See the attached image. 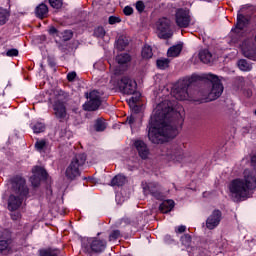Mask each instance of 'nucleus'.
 <instances>
[{
    "label": "nucleus",
    "mask_w": 256,
    "mask_h": 256,
    "mask_svg": "<svg viewBox=\"0 0 256 256\" xmlns=\"http://www.w3.org/2000/svg\"><path fill=\"white\" fill-rule=\"evenodd\" d=\"M177 115L173 110L171 101L164 100L159 103L153 111L148 125V139L151 143L159 145L165 143L167 139H174L179 134L177 125L171 117Z\"/></svg>",
    "instance_id": "nucleus-1"
},
{
    "label": "nucleus",
    "mask_w": 256,
    "mask_h": 256,
    "mask_svg": "<svg viewBox=\"0 0 256 256\" xmlns=\"http://www.w3.org/2000/svg\"><path fill=\"white\" fill-rule=\"evenodd\" d=\"M256 187L255 171L245 169L243 178H236L228 184L229 197L232 201L239 203L243 199L249 198V194Z\"/></svg>",
    "instance_id": "nucleus-2"
},
{
    "label": "nucleus",
    "mask_w": 256,
    "mask_h": 256,
    "mask_svg": "<svg viewBox=\"0 0 256 256\" xmlns=\"http://www.w3.org/2000/svg\"><path fill=\"white\" fill-rule=\"evenodd\" d=\"M12 185L15 193L19 196L10 195L8 199L9 211H17L23 204V197L29 195V188L25 185V179L16 177L12 180Z\"/></svg>",
    "instance_id": "nucleus-3"
},
{
    "label": "nucleus",
    "mask_w": 256,
    "mask_h": 256,
    "mask_svg": "<svg viewBox=\"0 0 256 256\" xmlns=\"http://www.w3.org/2000/svg\"><path fill=\"white\" fill-rule=\"evenodd\" d=\"M195 76L186 77L176 83L172 89V96L177 99V101H187L193 99V95L189 93V87L195 81Z\"/></svg>",
    "instance_id": "nucleus-4"
},
{
    "label": "nucleus",
    "mask_w": 256,
    "mask_h": 256,
    "mask_svg": "<svg viewBox=\"0 0 256 256\" xmlns=\"http://www.w3.org/2000/svg\"><path fill=\"white\" fill-rule=\"evenodd\" d=\"M204 79L210 81V87L204 92L203 99L205 101H215L219 99L220 95H223V84L219 77L213 74H205Z\"/></svg>",
    "instance_id": "nucleus-5"
},
{
    "label": "nucleus",
    "mask_w": 256,
    "mask_h": 256,
    "mask_svg": "<svg viewBox=\"0 0 256 256\" xmlns=\"http://www.w3.org/2000/svg\"><path fill=\"white\" fill-rule=\"evenodd\" d=\"M85 161H87V156L84 153L76 154L72 158L65 171V177L68 181H75L77 177L81 176V170L79 169L85 165Z\"/></svg>",
    "instance_id": "nucleus-6"
},
{
    "label": "nucleus",
    "mask_w": 256,
    "mask_h": 256,
    "mask_svg": "<svg viewBox=\"0 0 256 256\" xmlns=\"http://www.w3.org/2000/svg\"><path fill=\"white\" fill-rule=\"evenodd\" d=\"M67 101L65 100V92L60 91L59 97L56 98L52 107L56 119L61 123L69 119V113H67Z\"/></svg>",
    "instance_id": "nucleus-7"
},
{
    "label": "nucleus",
    "mask_w": 256,
    "mask_h": 256,
    "mask_svg": "<svg viewBox=\"0 0 256 256\" xmlns=\"http://www.w3.org/2000/svg\"><path fill=\"white\" fill-rule=\"evenodd\" d=\"M156 29L159 39H171V37H173V30L171 29V20L167 18H160L156 22Z\"/></svg>",
    "instance_id": "nucleus-8"
},
{
    "label": "nucleus",
    "mask_w": 256,
    "mask_h": 256,
    "mask_svg": "<svg viewBox=\"0 0 256 256\" xmlns=\"http://www.w3.org/2000/svg\"><path fill=\"white\" fill-rule=\"evenodd\" d=\"M118 88L121 93H124L125 95H135V91H137V82L124 76L118 81Z\"/></svg>",
    "instance_id": "nucleus-9"
},
{
    "label": "nucleus",
    "mask_w": 256,
    "mask_h": 256,
    "mask_svg": "<svg viewBox=\"0 0 256 256\" xmlns=\"http://www.w3.org/2000/svg\"><path fill=\"white\" fill-rule=\"evenodd\" d=\"M101 95L97 90L91 91L89 96H87L89 101L83 105L84 111H97L101 107Z\"/></svg>",
    "instance_id": "nucleus-10"
},
{
    "label": "nucleus",
    "mask_w": 256,
    "mask_h": 256,
    "mask_svg": "<svg viewBox=\"0 0 256 256\" xmlns=\"http://www.w3.org/2000/svg\"><path fill=\"white\" fill-rule=\"evenodd\" d=\"M88 253H103L107 249V240L100 238L88 239V246L85 247Z\"/></svg>",
    "instance_id": "nucleus-11"
},
{
    "label": "nucleus",
    "mask_w": 256,
    "mask_h": 256,
    "mask_svg": "<svg viewBox=\"0 0 256 256\" xmlns=\"http://www.w3.org/2000/svg\"><path fill=\"white\" fill-rule=\"evenodd\" d=\"M143 191L146 195H152L155 199H163V192H161V186L157 182H143Z\"/></svg>",
    "instance_id": "nucleus-12"
},
{
    "label": "nucleus",
    "mask_w": 256,
    "mask_h": 256,
    "mask_svg": "<svg viewBox=\"0 0 256 256\" xmlns=\"http://www.w3.org/2000/svg\"><path fill=\"white\" fill-rule=\"evenodd\" d=\"M247 25H249V17L243 14H238L237 23L235 28L232 29V33L237 37H243V35H245V28Z\"/></svg>",
    "instance_id": "nucleus-13"
},
{
    "label": "nucleus",
    "mask_w": 256,
    "mask_h": 256,
    "mask_svg": "<svg viewBox=\"0 0 256 256\" xmlns=\"http://www.w3.org/2000/svg\"><path fill=\"white\" fill-rule=\"evenodd\" d=\"M240 47L244 57L251 59L252 61H256V45L253 41L245 40Z\"/></svg>",
    "instance_id": "nucleus-14"
},
{
    "label": "nucleus",
    "mask_w": 256,
    "mask_h": 256,
    "mask_svg": "<svg viewBox=\"0 0 256 256\" xmlns=\"http://www.w3.org/2000/svg\"><path fill=\"white\" fill-rule=\"evenodd\" d=\"M191 23V16L189 11L184 9H179L176 12V24L178 27L186 28Z\"/></svg>",
    "instance_id": "nucleus-15"
},
{
    "label": "nucleus",
    "mask_w": 256,
    "mask_h": 256,
    "mask_svg": "<svg viewBox=\"0 0 256 256\" xmlns=\"http://www.w3.org/2000/svg\"><path fill=\"white\" fill-rule=\"evenodd\" d=\"M219 223H221V211L214 210L206 220V227L207 229L213 230L219 227Z\"/></svg>",
    "instance_id": "nucleus-16"
},
{
    "label": "nucleus",
    "mask_w": 256,
    "mask_h": 256,
    "mask_svg": "<svg viewBox=\"0 0 256 256\" xmlns=\"http://www.w3.org/2000/svg\"><path fill=\"white\" fill-rule=\"evenodd\" d=\"M167 157L172 161H183V149L179 145H174L168 149Z\"/></svg>",
    "instance_id": "nucleus-17"
},
{
    "label": "nucleus",
    "mask_w": 256,
    "mask_h": 256,
    "mask_svg": "<svg viewBox=\"0 0 256 256\" xmlns=\"http://www.w3.org/2000/svg\"><path fill=\"white\" fill-rule=\"evenodd\" d=\"M134 147L141 159H147L149 157V147H147V144L143 140H136Z\"/></svg>",
    "instance_id": "nucleus-18"
},
{
    "label": "nucleus",
    "mask_w": 256,
    "mask_h": 256,
    "mask_svg": "<svg viewBox=\"0 0 256 256\" xmlns=\"http://www.w3.org/2000/svg\"><path fill=\"white\" fill-rule=\"evenodd\" d=\"M175 207V202L173 200H165L160 204V211L162 213H169Z\"/></svg>",
    "instance_id": "nucleus-19"
},
{
    "label": "nucleus",
    "mask_w": 256,
    "mask_h": 256,
    "mask_svg": "<svg viewBox=\"0 0 256 256\" xmlns=\"http://www.w3.org/2000/svg\"><path fill=\"white\" fill-rule=\"evenodd\" d=\"M35 13L36 16L39 17V19H43L44 17H47V13H49V8L46 4L42 3L36 7Z\"/></svg>",
    "instance_id": "nucleus-20"
},
{
    "label": "nucleus",
    "mask_w": 256,
    "mask_h": 256,
    "mask_svg": "<svg viewBox=\"0 0 256 256\" xmlns=\"http://www.w3.org/2000/svg\"><path fill=\"white\" fill-rule=\"evenodd\" d=\"M199 59L202 61V63H211V61H213V55H211L209 50H202L199 52Z\"/></svg>",
    "instance_id": "nucleus-21"
},
{
    "label": "nucleus",
    "mask_w": 256,
    "mask_h": 256,
    "mask_svg": "<svg viewBox=\"0 0 256 256\" xmlns=\"http://www.w3.org/2000/svg\"><path fill=\"white\" fill-rule=\"evenodd\" d=\"M32 173L33 175H35V177H38L39 179H47V171L43 167L35 166L32 169Z\"/></svg>",
    "instance_id": "nucleus-22"
},
{
    "label": "nucleus",
    "mask_w": 256,
    "mask_h": 256,
    "mask_svg": "<svg viewBox=\"0 0 256 256\" xmlns=\"http://www.w3.org/2000/svg\"><path fill=\"white\" fill-rule=\"evenodd\" d=\"M127 182V178L123 175H116L112 181L111 186L112 187H123V184Z\"/></svg>",
    "instance_id": "nucleus-23"
},
{
    "label": "nucleus",
    "mask_w": 256,
    "mask_h": 256,
    "mask_svg": "<svg viewBox=\"0 0 256 256\" xmlns=\"http://www.w3.org/2000/svg\"><path fill=\"white\" fill-rule=\"evenodd\" d=\"M182 49H183V46L181 45L172 46L168 49L167 55L168 57H179Z\"/></svg>",
    "instance_id": "nucleus-24"
},
{
    "label": "nucleus",
    "mask_w": 256,
    "mask_h": 256,
    "mask_svg": "<svg viewBox=\"0 0 256 256\" xmlns=\"http://www.w3.org/2000/svg\"><path fill=\"white\" fill-rule=\"evenodd\" d=\"M116 61L117 63H119V65H125L126 63H129V61H131V55H129L128 53L118 54L116 57Z\"/></svg>",
    "instance_id": "nucleus-25"
},
{
    "label": "nucleus",
    "mask_w": 256,
    "mask_h": 256,
    "mask_svg": "<svg viewBox=\"0 0 256 256\" xmlns=\"http://www.w3.org/2000/svg\"><path fill=\"white\" fill-rule=\"evenodd\" d=\"M11 240H0V252L7 254L11 252Z\"/></svg>",
    "instance_id": "nucleus-26"
},
{
    "label": "nucleus",
    "mask_w": 256,
    "mask_h": 256,
    "mask_svg": "<svg viewBox=\"0 0 256 256\" xmlns=\"http://www.w3.org/2000/svg\"><path fill=\"white\" fill-rule=\"evenodd\" d=\"M95 131L102 132L105 129H107V122L103 120L102 118H98L94 125Z\"/></svg>",
    "instance_id": "nucleus-27"
},
{
    "label": "nucleus",
    "mask_w": 256,
    "mask_h": 256,
    "mask_svg": "<svg viewBox=\"0 0 256 256\" xmlns=\"http://www.w3.org/2000/svg\"><path fill=\"white\" fill-rule=\"evenodd\" d=\"M40 256H59V249H42L40 250Z\"/></svg>",
    "instance_id": "nucleus-28"
},
{
    "label": "nucleus",
    "mask_w": 256,
    "mask_h": 256,
    "mask_svg": "<svg viewBox=\"0 0 256 256\" xmlns=\"http://www.w3.org/2000/svg\"><path fill=\"white\" fill-rule=\"evenodd\" d=\"M142 57L143 59H151L153 57V49L149 45H145L142 48Z\"/></svg>",
    "instance_id": "nucleus-29"
},
{
    "label": "nucleus",
    "mask_w": 256,
    "mask_h": 256,
    "mask_svg": "<svg viewBox=\"0 0 256 256\" xmlns=\"http://www.w3.org/2000/svg\"><path fill=\"white\" fill-rule=\"evenodd\" d=\"M9 21V12L3 8H0V27L5 25Z\"/></svg>",
    "instance_id": "nucleus-30"
},
{
    "label": "nucleus",
    "mask_w": 256,
    "mask_h": 256,
    "mask_svg": "<svg viewBox=\"0 0 256 256\" xmlns=\"http://www.w3.org/2000/svg\"><path fill=\"white\" fill-rule=\"evenodd\" d=\"M238 67L240 71H251V64H249L245 59L238 61Z\"/></svg>",
    "instance_id": "nucleus-31"
},
{
    "label": "nucleus",
    "mask_w": 256,
    "mask_h": 256,
    "mask_svg": "<svg viewBox=\"0 0 256 256\" xmlns=\"http://www.w3.org/2000/svg\"><path fill=\"white\" fill-rule=\"evenodd\" d=\"M169 63H170L169 59L160 58L157 60L156 65H157L158 69L164 70V69H167V67H169Z\"/></svg>",
    "instance_id": "nucleus-32"
},
{
    "label": "nucleus",
    "mask_w": 256,
    "mask_h": 256,
    "mask_svg": "<svg viewBox=\"0 0 256 256\" xmlns=\"http://www.w3.org/2000/svg\"><path fill=\"white\" fill-rule=\"evenodd\" d=\"M32 130L34 131V133H43V131H45V123L36 122L35 124H33Z\"/></svg>",
    "instance_id": "nucleus-33"
},
{
    "label": "nucleus",
    "mask_w": 256,
    "mask_h": 256,
    "mask_svg": "<svg viewBox=\"0 0 256 256\" xmlns=\"http://www.w3.org/2000/svg\"><path fill=\"white\" fill-rule=\"evenodd\" d=\"M105 28L99 26L94 29V37H98V39H103L105 37Z\"/></svg>",
    "instance_id": "nucleus-34"
},
{
    "label": "nucleus",
    "mask_w": 256,
    "mask_h": 256,
    "mask_svg": "<svg viewBox=\"0 0 256 256\" xmlns=\"http://www.w3.org/2000/svg\"><path fill=\"white\" fill-rule=\"evenodd\" d=\"M47 147V140H37L35 143V149L36 151H43Z\"/></svg>",
    "instance_id": "nucleus-35"
},
{
    "label": "nucleus",
    "mask_w": 256,
    "mask_h": 256,
    "mask_svg": "<svg viewBox=\"0 0 256 256\" xmlns=\"http://www.w3.org/2000/svg\"><path fill=\"white\" fill-rule=\"evenodd\" d=\"M60 137H62V139H71V137H73V132L67 128L62 129L60 131Z\"/></svg>",
    "instance_id": "nucleus-36"
},
{
    "label": "nucleus",
    "mask_w": 256,
    "mask_h": 256,
    "mask_svg": "<svg viewBox=\"0 0 256 256\" xmlns=\"http://www.w3.org/2000/svg\"><path fill=\"white\" fill-rule=\"evenodd\" d=\"M126 122L130 125L131 129H133V127H135V123H137V114L128 116Z\"/></svg>",
    "instance_id": "nucleus-37"
},
{
    "label": "nucleus",
    "mask_w": 256,
    "mask_h": 256,
    "mask_svg": "<svg viewBox=\"0 0 256 256\" xmlns=\"http://www.w3.org/2000/svg\"><path fill=\"white\" fill-rule=\"evenodd\" d=\"M49 3L53 9H61L63 7V0H49Z\"/></svg>",
    "instance_id": "nucleus-38"
},
{
    "label": "nucleus",
    "mask_w": 256,
    "mask_h": 256,
    "mask_svg": "<svg viewBox=\"0 0 256 256\" xmlns=\"http://www.w3.org/2000/svg\"><path fill=\"white\" fill-rule=\"evenodd\" d=\"M119 237H121V231H119V230H113V231L109 234V241H117V239H119Z\"/></svg>",
    "instance_id": "nucleus-39"
},
{
    "label": "nucleus",
    "mask_w": 256,
    "mask_h": 256,
    "mask_svg": "<svg viewBox=\"0 0 256 256\" xmlns=\"http://www.w3.org/2000/svg\"><path fill=\"white\" fill-rule=\"evenodd\" d=\"M127 45H128L127 41H125L123 38L118 39L117 47L119 51H123L125 47H127Z\"/></svg>",
    "instance_id": "nucleus-40"
},
{
    "label": "nucleus",
    "mask_w": 256,
    "mask_h": 256,
    "mask_svg": "<svg viewBox=\"0 0 256 256\" xmlns=\"http://www.w3.org/2000/svg\"><path fill=\"white\" fill-rule=\"evenodd\" d=\"M30 181L33 185V187H39V183H41V181H43L41 178H38L37 176H35V174H33V176L30 178Z\"/></svg>",
    "instance_id": "nucleus-41"
},
{
    "label": "nucleus",
    "mask_w": 256,
    "mask_h": 256,
    "mask_svg": "<svg viewBox=\"0 0 256 256\" xmlns=\"http://www.w3.org/2000/svg\"><path fill=\"white\" fill-rule=\"evenodd\" d=\"M140 97H141V94L136 93L135 96H132L128 100L129 105H135L139 101Z\"/></svg>",
    "instance_id": "nucleus-42"
},
{
    "label": "nucleus",
    "mask_w": 256,
    "mask_h": 256,
    "mask_svg": "<svg viewBox=\"0 0 256 256\" xmlns=\"http://www.w3.org/2000/svg\"><path fill=\"white\" fill-rule=\"evenodd\" d=\"M108 23H109V25H115L117 23H121V18H119L117 16H110L108 19Z\"/></svg>",
    "instance_id": "nucleus-43"
},
{
    "label": "nucleus",
    "mask_w": 256,
    "mask_h": 256,
    "mask_svg": "<svg viewBox=\"0 0 256 256\" xmlns=\"http://www.w3.org/2000/svg\"><path fill=\"white\" fill-rule=\"evenodd\" d=\"M136 9L139 11V13H143V11H145V3H143V1H137Z\"/></svg>",
    "instance_id": "nucleus-44"
},
{
    "label": "nucleus",
    "mask_w": 256,
    "mask_h": 256,
    "mask_svg": "<svg viewBox=\"0 0 256 256\" xmlns=\"http://www.w3.org/2000/svg\"><path fill=\"white\" fill-rule=\"evenodd\" d=\"M7 57H17L19 55V50L13 48L6 52Z\"/></svg>",
    "instance_id": "nucleus-45"
},
{
    "label": "nucleus",
    "mask_w": 256,
    "mask_h": 256,
    "mask_svg": "<svg viewBox=\"0 0 256 256\" xmlns=\"http://www.w3.org/2000/svg\"><path fill=\"white\" fill-rule=\"evenodd\" d=\"M181 241L184 245H189L191 241V235L185 234L184 236L181 237Z\"/></svg>",
    "instance_id": "nucleus-46"
},
{
    "label": "nucleus",
    "mask_w": 256,
    "mask_h": 256,
    "mask_svg": "<svg viewBox=\"0 0 256 256\" xmlns=\"http://www.w3.org/2000/svg\"><path fill=\"white\" fill-rule=\"evenodd\" d=\"M123 13L124 15H133V8H131L130 6H126L123 9Z\"/></svg>",
    "instance_id": "nucleus-47"
},
{
    "label": "nucleus",
    "mask_w": 256,
    "mask_h": 256,
    "mask_svg": "<svg viewBox=\"0 0 256 256\" xmlns=\"http://www.w3.org/2000/svg\"><path fill=\"white\" fill-rule=\"evenodd\" d=\"M76 77H77L76 72H69L68 75H67L68 81H74Z\"/></svg>",
    "instance_id": "nucleus-48"
},
{
    "label": "nucleus",
    "mask_w": 256,
    "mask_h": 256,
    "mask_svg": "<svg viewBox=\"0 0 256 256\" xmlns=\"http://www.w3.org/2000/svg\"><path fill=\"white\" fill-rule=\"evenodd\" d=\"M11 219H13V221H18V219H21V213L19 212H13L11 214Z\"/></svg>",
    "instance_id": "nucleus-49"
},
{
    "label": "nucleus",
    "mask_w": 256,
    "mask_h": 256,
    "mask_svg": "<svg viewBox=\"0 0 256 256\" xmlns=\"http://www.w3.org/2000/svg\"><path fill=\"white\" fill-rule=\"evenodd\" d=\"M187 231V226L181 225L176 229V233H185Z\"/></svg>",
    "instance_id": "nucleus-50"
},
{
    "label": "nucleus",
    "mask_w": 256,
    "mask_h": 256,
    "mask_svg": "<svg viewBox=\"0 0 256 256\" xmlns=\"http://www.w3.org/2000/svg\"><path fill=\"white\" fill-rule=\"evenodd\" d=\"M49 33H50L51 35H55V33H57V28H55V27L50 28V29H49Z\"/></svg>",
    "instance_id": "nucleus-51"
},
{
    "label": "nucleus",
    "mask_w": 256,
    "mask_h": 256,
    "mask_svg": "<svg viewBox=\"0 0 256 256\" xmlns=\"http://www.w3.org/2000/svg\"><path fill=\"white\" fill-rule=\"evenodd\" d=\"M65 33L68 35V38H65L64 41H67L70 37H72L73 34H71L69 31H66Z\"/></svg>",
    "instance_id": "nucleus-52"
},
{
    "label": "nucleus",
    "mask_w": 256,
    "mask_h": 256,
    "mask_svg": "<svg viewBox=\"0 0 256 256\" xmlns=\"http://www.w3.org/2000/svg\"><path fill=\"white\" fill-rule=\"evenodd\" d=\"M251 161H252V163H256V157L255 156L252 157Z\"/></svg>",
    "instance_id": "nucleus-53"
}]
</instances>
